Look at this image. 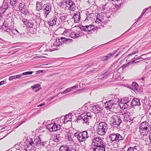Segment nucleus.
<instances>
[{"instance_id": "obj_1", "label": "nucleus", "mask_w": 151, "mask_h": 151, "mask_svg": "<svg viewBox=\"0 0 151 151\" xmlns=\"http://www.w3.org/2000/svg\"><path fill=\"white\" fill-rule=\"evenodd\" d=\"M25 142L26 151H35L36 150V146H44L45 142H41L40 137L38 136L34 139V141L32 139L29 137H27Z\"/></svg>"}, {"instance_id": "obj_2", "label": "nucleus", "mask_w": 151, "mask_h": 151, "mask_svg": "<svg viewBox=\"0 0 151 151\" xmlns=\"http://www.w3.org/2000/svg\"><path fill=\"white\" fill-rule=\"evenodd\" d=\"M116 114V113L112 111L108 114V116L111 117V121L112 123V126L117 127L120 126L122 120L120 116Z\"/></svg>"}, {"instance_id": "obj_3", "label": "nucleus", "mask_w": 151, "mask_h": 151, "mask_svg": "<svg viewBox=\"0 0 151 151\" xmlns=\"http://www.w3.org/2000/svg\"><path fill=\"white\" fill-rule=\"evenodd\" d=\"M139 131L140 134L143 136L146 135L151 130V126L149 124L145 121L141 123L139 125Z\"/></svg>"}, {"instance_id": "obj_4", "label": "nucleus", "mask_w": 151, "mask_h": 151, "mask_svg": "<svg viewBox=\"0 0 151 151\" xmlns=\"http://www.w3.org/2000/svg\"><path fill=\"white\" fill-rule=\"evenodd\" d=\"M92 114V113L88 112L85 114H82L78 118L77 120H80L83 124L88 125L89 121L91 119Z\"/></svg>"}, {"instance_id": "obj_5", "label": "nucleus", "mask_w": 151, "mask_h": 151, "mask_svg": "<svg viewBox=\"0 0 151 151\" xmlns=\"http://www.w3.org/2000/svg\"><path fill=\"white\" fill-rule=\"evenodd\" d=\"M108 129L107 125L105 122H100L97 127L96 132L101 135L104 134Z\"/></svg>"}, {"instance_id": "obj_6", "label": "nucleus", "mask_w": 151, "mask_h": 151, "mask_svg": "<svg viewBox=\"0 0 151 151\" xmlns=\"http://www.w3.org/2000/svg\"><path fill=\"white\" fill-rule=\"evenodd\" d=\"M74 136L80 142L84 141L89 137L86 131L82 132H77L74 133Z\"/></svg>"}, {"instance_id": "obj_7", "label": "nucleus", "mask_w": 151, "mask_h": 151, "mask_svg": "<svg viewBox=\"0 0 151 151\" xmlns=\"http://www.w3.org/2000/svg\"><path fill=\"white\" fill-rule=\"evenodd\" d=\"M61 5H64V4L68 9L72 11H74L76 9L75 4L71 0H63L61 2Z\"/></svg>"}, {"instance_id": "obj_8", "label": "nucleus", "mask_w": 151, "mask_h": 151, "mask_svg": "<svg viewBox=\"0 0 151 151\" xmlns=\"http://www.w3.org/2000/svg\"><path fill=\"white\" fill-rule=\"evenodd\" d=\"M109 138L111 141L112 142H114L115 143H117L122 140L124 137L119 133H112L110 134Z\"/></svg>"}, {"instance_id": "obj_9", "label": "nucleus", "mask_w": 151, "mask_h": 151, "mask_svg": "<svg viewBox=\"0 0 151 151\" xmlns=\"http://www.w3.org/2000/svg\"><path fill=\"white\" fill-rule=\"evenodd\" d=\"M92 147L94 146H99L102 145H103V144H105V142H103V141L101 138L95 136L93 137L92 138Z\"/></svg>"}, {"instance_id": "obj_10", "label": "nucleus", "mask_w": 151, "mask_h": 151, "mask_svg": "<svg viewBox=\"0 0 151 151\" xmlns=\"http://www.w3.org/2000/svg\"><path fill=\"white\" fill-rule=\"evenodd\" d=\"M105 104L107 109L109 110H114V108L117 106L115 101L112 100L107 101Z\"/></svg>"}, {"instance_id": "obj_11", "label": "nucleus", "mask_w": 151, "mask_h": 151, "mask_svg": "<svg viewBox=\"0 0 151 151\" xmlns=\"http://www.w3.org/2000/svg\"><path fill=\"white\" fill-rule=\"evenodd\" d=\"M8 21V19H7L4 21L3 25L1 26V28L3 31L8 32L9 34L11 31H12V28H11V26L9 25Z\"/></svg>"}, {"instance_id": "obj_12", "label": "nucleus", "mask_w": 151, "mask_h": 151, "mask_svg": "<svg viewBox=\"0 0 151 151\" xmlns=\"http://www.w3.org/2000/svg\"><path fill=\"white\" fill-rule=\"evenodd\" d=\"M51 10V6L50 4L47 3L44 5L43 8V14L45 18H47V15Z\"/></svg>"}, {"instance_id": "obj_13", "label": "nucleus", "mask_w": 151, "mask_h": 151, "mask_svg": "<svg viewBox=\"0 0 151 151\" xmlns=\"http://www.w3.org/2000/svg\"><path fill=\"white\" fill-rule=\"evenodd\" d=\"M131 114L130 110L125 111L124 114V120L125 122H130L131 121H132V119Z\"/></svg>"}, {"instance_id": "obj_14", "label": "nucleus", "mask_w": 151, "mask_h": 151, "mask_svg": "<svg viewBox=\"0 0 151 151\" xmlns=\"http://www.w3.org/2000/svg\"><path fill=\"white\" fill-rule=\"evenodd\" d=\"M21 20L28 28H32L34 26L31 20H27L25 19H21Z\"/></svg>"}, {"instance_id": "obj_15", "label": "nucleus", "mask_w": 151, "mask_h": 151, "mask_svg": "<svg viewBox=\"0 0 151 151\" xmlns=\"http://www.w3.org/2000/svg\"><path fill=\"white\" fill-rule=\"evenodd\" d=\"M106 147V144H103L99 146H94L92 147L94 151H105V148Z\"/></svg>"}, {"instance_id": "obj_16", "label": "nucleus", "mask_w": 151, "mask_h": 151, "mask_svg": "<svg viewBox=\"0 0 151 151\" xmlns=\"http://www.w3.org/2000/svg\"><path fill=\"white\" fill-rule=\"evenodd\" d=\"M19 9L21 11V12L23 13H26L27 9V6L25 4V3L22 2L20 3L18 6Z\"/></svg>"}, {"instance_id": "obj_17", "label": "nucleus", "mask_w": 151, "mask_h": 151, "mask_svg": "<svg viewBox=\"0 0 151 151\" xmlns=\"http://www.w3.org/2000/svg\"><path fill=\"white\" fill-rule=\"evenodd\" d=\"M92 112L95 113H98L102 110V109L98 105H94L91 106Z\"/></svg>"}, {"instance_id": "obj_18", "label": "nucleus", "mask_w": 151, "mask_h": 151, "mask_svg": "<svg viewBox=\"0 0 151 151\" xmlns=\"http://www.w3.org/2000/svg\"><path fill=\"white\" fill-rule=\"evenodd\" d=\"M119 103V105L120 107H122L124 109H127L129 107H130L131 106V103L128 104L127 103H125V102H123V101H121Z\"/></svg>"}, {"instance_id": "obj_19", "label": "nucleus", "mask_w": 151, "mask_h": 151, "mask_svg": "<svg viewBox=\"0 0 151 151\" xmlns=\"http://www.w3.org/2000/svg\"><path fill=\"white\" fill-rule=\"evenodd\" d=\"M44 5L41 2L37 1L36 4L35 10L37 11H40L43 8Z\"/></svg>"}, {"instance_id": "obj_20", "label": "nucleus", "mask_w": 151, "mask_h": 151, "mask_svg": "<svg viewBox=\"0 0 151 151\" xmlns=\"http://www.w3.org/2000/svg\"><path fill=\"white\" fill-rule=\"evenodd\" d=\"M73 18L74 19V22L76 23L79 22L81 19L80 13L79 12H77L75 13L73 17Z\"/></svg>"}, {"instance_id": "obj_21", "label": "nucleus", "mask_w": 151, "mask_h": 151, "mask_svg": "<svg viewBox=\"0 0 151 151\" xmlns=\"http://www.w3.org/2000/svg\"><path fill=\"white\" fill-rule=\"evenodd\" d=\"M19 34V32L16 29H12L9 35L12 37L13 38H15L17 37L16 35Z\"/></svg>"}, {"instance_id": "obj_22", "label": "nucleus", "mask_w": 151, "mask_h": 151, "mask_svg": "<svg viewBox=\"0 0 151 151\" xmlns=\"http://www.w3.org/2000/svg\"><path fill=\"white\" fill-rule=\"evenodd\" d=\"M94 26L93 25L90 24L89 25H86L82 28L84 31L90 32L94 29Z\"/></svg>"}, {"instance_id": "obj_23", "label": "nucleus", "mask_w": 151, "mask_h": 151, "mask_svg": "<svg viewBox=\"0 0 151 151\" xmlns=\"http://www.w3.org/2000/svg\"><path fill=\"white\" fill-rule=\"evenodd\" d=\"M102 13H99L97 14L96 20V23H101L104 20L103 16Z\"/></svg>"}, {"instance_id": "obj_24", "label": "nucleus", "mask_w": 151, "mask_h": 151, "mask_svg": "<svg viewBox=\"0 0 151 151\" xmlns=\"http://www.w3.org/2000/svg\"><path fill=\"white\" fill-rule=\"evenodd\" d=\"M131 104V106L140 105V103L139 100V99L137 98H134L132 100Z\"/></svg>"}, {"instance_id": "obj_25", "label": "nucleus", "mask_w": 151, "mask_h": 151, "mask_svg": "<svg viewBox=\"0 0 151 151\" xmlns=\"http://www.w3.org/2000/svg\"><path fill=\"white\" fill-rule=\"evenodd\" d=\"M59 40L60 42L62 43V45L63 43L67 44L72 41L71 39H67L64 37H61L60 39H59Z\"/></svg>"}, {"instance_id": "obj_26", "label": "nucleus", "mask_w": 151, "mask_h": 151, "mask_svg": "<svg viewBox=\"0 0 151 151\" xmlns=\"http://www.w3.org/2000/svg\"><path fill=\"white\" fill-rule=\"evenodd\" d=\"M57 19L56 18H52L48 22V24L50 26H53L55 24Z\"/></svg>"}, {"instance_id": "obj_27", "label": "nucleus", "mask_w": 151, "mask_h": 151, "mask_svg": "<svg viewBox=\"0 0 151 151\" xmlns=\"http://www.w3.org/2000/svg\"><path fill=\"white\" fill-rule=\"evenodd\" d=\"M32 89L35 90V91H39L40 89V85L39 84H35L31 86Z\"/></svg>"}, {"instance_id": "obj_28", "label": "nucleus", "mask_w": 151, "mask_h": 151, "mask_svg": "<svg viewBox=\"0 0 151 151\" xmlns=\"http://www.w3.org/2000/svg\"><path fill=\"white\" fill-rule=\"evenodd\" d=\"M33 73V71H28L23 73L19 75H16V78H20L22 75H31Z\"/></svg>"}, {"instance_id": "obj_29", "label": "nucleus", "mask_w": 151, "mask_h": 151, "mask_svg": "<svg viewBox=\"0 0 151 151\" xmlns=\"http://www.w3.org/2000/svg\"><path fill=\"white\" fill-rule=\"evenodd\" d=\"M131 96L129 97H125L123 98L121 101H122L123 102H124L125 103H130L129 102V101H131Z\"/></svg>"}, {"instance_id": "obj_30", "label": "nucleus", "mask_w": 151, "mask_h": 151, "mask_svg": "<svg viewBox=\"0 0 151 151\" xmlns=\"http://www.w3.org/2000/svg\"><path fill=\"white\" fill-rule=\"evenodd\" d=\"M20 145H22L20 143H18L17 144L15 145L13 147L17 151H18L22 148L21 146Z\"/></svg>"}, {"instance_id": "obj_31", "label": "nucleus", "mask_w": 151, "mask_h": 151, "mask_svg": "<svg viewBox=\"0 0 151 151\" xmlns=\"http://www.w3.org/2000/svg\"><path fill=\"white\" fill-rule=\"evenodd\" d=\"M68 146L63 145L59 148L60 151H67Z\"/></svg>"}, {"instance_id": "obj_32", "label": "nucleus", "mask_w": 151, "mask_h": 151, "mask_svg": "<svg viewBox=\"0 0 151 151\" xmlns=\"http://www.w3.org/2000/svg\"><path fill=\"white\" fill-rule=\"evenodd\" d=\"M9 5L8 4L6 3V2L4 0L3 4V5H2V8H3V9H4L5 11L8 8Z\"/></svg>"}, {"instance_id": "obj_33", "label": "nucleus", "mask_w": 151, "mask_h": 151, "mask_svg": "<svg viewBox=\"0 0 151 151\" xmlns=\"http://www.w3.org/2000/svg\"><path fill=\"white\" fill-rule=\"evenodd\" d=\"M53 46H54V47L59 46L60 45H62V43H60V42L59 40H58V41L56 40L53 43Z\"/></svg>"}, {"instance_id": "obj_34", "label": "nucleus", "mask_w": 151, "mask_h": 151, "mask_svg": "<svg viewBox=\"0 0 151 151\" xmlns=\"http://www.w3.org/2000/svg\"><path fill=\"white\" fill-rule=\"evenodd\" d=\"M67 151H76L75 146L68 145Z\"/></svg>"}, {"instance_id": "obj_35", "label": "nucleus", "mask_w": 151, "mask_h": 151, "mask_svg": "<svg viewBox=\"0 0 151 151\" xmlns=\"http://www.w3.org/2000/svg\"><path fill=\"white\" fill-rule=\"evenodd\" d=\"M19 0H10V4L12 6H15L17 4Z\"/></svg>"}, {"instance_id": "obj_36", "label": "nucleus", "mask_w": 151, "mask_h": 151, "mask_svg": "<svg viewBox=\"0 0 151 151\" xmlns=\"http://www.w3.org/2000/svg\"><path fill=\"white\" fill-rule=\"evenodd\" d=\"M116 52V51L113 52L108 54L106 56L107 60L111 58V57Z\"/></svg>"}, {"instance_id": "obj_37", "label": "nucleus", "mask_w": 151, "mask_h": 151, "mask_svg": "<svg viewBox=\"0 0 151 151\" xmlns=\"http://www.w3.org/2000/svg\"><path fill=\"white\" fill-rule=\"evenodd\" d=\"M70 36L72 38H74L76 37H78L80 35L79 34H77L75 32H72L70 34Z\"/></svg>"}, {"instance_id": "obj_38", "label": "nucleus", "mask_w": 151, "mask_h": 151, "mask_svg": "<svg viewBox=\"0 0 151 151\" xmlns=\"http://www.w3.org/2000/svg\"><path fill=\"white\" fill-rule=\"evenodd\" d=\"M71 88H67V89L65 90L64 91L61 93L62 94H65L68 93H69L70 92L72 91Z\"/></svg>"}, {"instance_id": "obj_39", "label": "nucleus", "mask_w": 151, "mask_h": 151, "mask_svg": "<svg viewBox=\"0 0 151 151\" xmlns=\"http://www.w3.org/2000/svg\"><path fill=\"white\" fill-rule=\"evenodd\" d=\"M55 123L52 124V128H51V129H50V132L55 131Z\"/></svg>"}, {"instance_id": "obj_40", "label": "nucleus", "mask_w": 151, "mask_h": 151, "mask_svg": "<svg viewBox=\"0 0 151 151\" xmlns=\"http://www.w3.org/2000/svg\"><path fill=\"white\" fill-rule=\"evenodd\" d=\"M55 131L59 130L61 129V126L59 124H56L55 127Z\"/></svg>"}, {"instance_id": "obj_41", "label": "nucleus", "mask_w": 151, "mask_h": 151, "mask_svg": "<svg viewBox=\"0 0 151 151\" xmlns=\"http://www.w3.org/2000/svg\"><path fill=\"white\" fill-rule=\"evenodd\" d=\"M127 151H138L136 149H134L132 147H130L129 148Z\"/></svg>"}, {"instance_id": "obj_42", "label": "nucleus", "mask_w": 151, "mask_h": 151, "mask_svg": "<svg viewBox=\"0 0 151 151\" xmlns=\"http://www.w3.org/2000/svg\"><path fill=\"white\" fill-rule=\"evenodd\" d=\"M148 9V8L146 10L144 9L143 11V12L141 14V15L140 16V17H139L138 19H139L140 18H141V17L143 16V14L145 13L146 10Z\"/></svg>"}, {"instance_id": "obj_43", "label": "nucleus", "mask_w": 151, "mask_h": 151, "mask_svg": "<svg viewBox=\"0 0 151 151\" xmlns=\"http://www.w3.org/2000/svg\"><path fill=\"white\" fill-rule=\"evenodd\" d=\"M52 124H48L46 125V127L50 131V129H51V128H52Z\"/></svg>"}, {"instance_id": "obj_44", "label": "nucleus", "mask_w": 151, "mask_h": 151, "mask_svg": "<svg viewBox=\"0 0 151 151\" xmlns=\"http://www.w3.org/2000/svg\"><path fill=\"white\" fill-rule=\"evenodd\" d=\"M16 79V75L10 77L9 78V81H11L14 79Z\"/></svg>"}, {"instance_id": "obj_45", "label": "nucleus", "mask_w": 151, "mask_h": 151, "mask_svg": "<svg viewBox=\"0 0 151 151\" xmlns=\"http://www.w3.org/2000/svg\"><path fill=\"white\" fill-rule=\"evenodd\" d=\"M132 86L135 87H138V84L135 82H132Z\"/></svg>"}, {"instance_id": "obj_46", "label": "nucleus", "mask_w": 151, "mask_h": 151, "mask_svg": "<svg viewBox=\"0 0 151 151\" xmlns=\"http://www.w3.org/2000/svg\"><path fill=\"white\" fill-rule=\"evenodd\" d=\"M100 59L102 61H104L107 60L106 56L101 57Z\"/></svg>"}, {"instance_id": "obj_47", "label": "nucleus", "mask_w": 151, "mask_h": 151, "mask_svg": "<svg viewBox=\"0 0 151 151\" xmlns=\"http://www.w3.org/2000/svg\"><path fill=\"white\" fill-rule=\"evenodd\" d=\"M78 85H76L70 87V88H71L72 90L73 91V89H75L76 88H78Z\"/></svg>"}, {"instance_id": "obj_48", "label": "nucleus", "mask_w": 151, "mask_h": 151, "mask_svg": "<svg viewBox=\"0 0 151 151\" xmlns=\"http://www.w3.org/2000/svg\"><path fill=\"white\" fill-rule=\"evenodd\" d=\"M137 52H138L137 51H133L132 53L129 54L128 55L127 57H129L130 56H131V55H132L135 54H136V53H137Z\"/></svg>"}, {"instance_id": "obj_49", "label": "nucleus", "mask_w": 151, "mask_h": 151, "mask_svg": "<svg viewBox=\"0 0 151 151\" xmlns=\"http://www.w3.org/2000/svg\"><path fill=\"white\" fill-rule=\"evenodd\" d=\"M5 12L4 9H3V8H2V7H1L0 8V14H3Z\"/></svg>"}, {"instance_id": "obj_50", "label": "nucleus", "mask_w": 151, "mask_h": 151, "mask_svg": "<svg viewBox=\"0 0 151 151\" xmlns=\"http://www.w3.org/2000/svg\"><path fill=\"white\" fill-rule=\"evenodd\" d=\"M138 87H135L132 86L131 87V89L134 91H136Z\"/></svg>"}, {"instance_id": "obj_51", "label": "nucleus", "mask_w": 151, "mask_h": 151, "mask_svg": "<svg viewBox=\"0 0 151 151\" xmlns=\"http://www.w3.org/2000/svg\"><path fill=\"white\" fill-rule=\"evenodd\" d=\"M91 20V17H89V16L87 17L85 21L86 20Z\"/></svg>"}, {"instance_id": "obj_52", "label": "nucleus", "mask_w": 151, "mask_h": 151, "mask_svg": "<svg viewBox=\"0 0 151 151\" xmlns=\"http://www.w3.org/2000/svg\"><path fill=\"white\" fill-rule=\"evenodd\" d=\"M45 104V103H43L42 104H40L39 105H38L37 106V107H42L44 106Z\"/></svg>"}, {"instance_id": "obj_53", "label": "nucleus", "mask_w": 151, "mask_h": 151, "mask_svg": "<svg viewBox=\"0 0 151 151\" xmlns=\"http://www.w3.org/2000/svg\"><path fill=\"white\" fill-rule=\"evenodd\" d=\"M60 137H57V138L55 139V141L58 142V141L60 140Z\"/></svg>"}, {"instance_id": "obj_54", "label": "nucleus", "mask_w": 151, "mask_h": 151, "mask_svg": "<svg viewBox=\"0 0 151 151\" xmlns=\"http://www.w3.org/2000/svg\"><path fill=\"white\" fill-rule=\"evenodd\" d=\"M8 151H17L14 148L12 147L10 148Z\"/></svg>"}, {"instance_id": "obj_55", "label": "nucleus", "mask_w": 151, "mask_h": 151, "mask_svg": "<svg viewBox=\"0 0 151 151\" xmlns=\"http://www.w3.org/2000/svg\"><path fill=\"white\" fill-rule=\"evenodd\" d=\"M69 116V115H66L65 116V117L64 121H66V122H67L68 121H69V120H68L67 121L66 119H67L68 117Z\"/></svg>"}, {"instance_id": "obj_56", "label": "nucleus", "mask_w": 151, "mask_h": 151, "mask_svg": "<svg viewBox=\"0 0 151 151\" xmlns=\"http://www.w3.org/2000/svg\"><path fill=\"white\" fill-rule=\"evenodd\" d=\"M149 142L151 143V132L149 134Z\"/></svg>"}, {"instance_id": "obj_57", "label": "nucleus", "mask_w": 151, "mask_h": 151, "mask_svg": "<svg viewBox=\"0 0 151 151\" xmlns=\"http://www.w3.org/2000/svg\"><path fill=\"white\" fill-rule=\"evenodd\" d=\"M56 97V96H54L52 97V98H49V99H47L48 100V101H50L52 99H54V98H55Z\"/></svg>"}, {"instance_id": "obj_58", "label": "nucleus", "mask_w": 151, "mask_h": 151, "mask_svg": "<svg viewBox=\"0 0 151 151\" xmlns=\"http://www.w3.org/2000/svg\"><path fill=\"white\" fill-rule=\"evenodd\" d=\"M143 58H142V57H140V56H139V57H138L137 58H135V60H140V59H142Z\"/></svg>"}, {"instance_id": "obj_59", "label": "nucleus", "mask_w": 151, "mask_h": 151, "mask_svg": "<svg viewBox=\"0 0 151 151\" xmlns=\"http://www.w3.org/2000/svg\"><path fill=\"white\" fill-rule=\"evenodd\" d=\"M5 82H6L5 81H4L0 82V86L4 84Z\"/></svg>"}, {"instance_id": "obj_60", "label": "nucleus", "mask_w": 151, "mask_h": 151, "mask_svg": "<svg viewBox=\"0 0 151 151\" xmlns=\"http://www.w3.org/2000/svg\"><path fill=\"white\" fill-rule=\"evenodd\" d=\"M107 75V73L106 72H105L104 74H103L102 75L103 76H105V77H106Z\"/></svg>"}, {"instance_id": "obj_61", "label": "nucleus", "mask_w": 151, "mask_h": 151, "mask_svg": "<svg viewBox=\"0 0 151 151\" xmlns=\"http://www.w3.org/2000/svg\"><path fill=\"white\" fill-rule=\"evenodd\" d=\"M65 18V17H63V16H62V17H60V19H61V20H64V19Z\"/></svg>"}, {"instance_id": "obj_62", "label": "nucleus", "mask_w": 151, "mask_h": 151, "mask_svg": "<svg viewBox=\"0 0 151 151\" xmlns=\"http://www.w3.org/2000/svg\"><path fill=\"white\" fill-rule=\"evenodd\" d=\"M135 61V60H133V59L132 60V61H131V62H132V63H133V62H134V61Z\"/></svg>"}, {"instance_id": "obj_63", "label": "nucleus", "mask_w": 151, "mask_h": 151, "mask_svg": "<svg viewBox=\"0 0 151 151\" xmlns=\"http://www.w3.org/2000/svg\"><path fill=\"white\" fill-rule=\"evenodd\" d=\"M142 80L143 81H144V78L143 77V78H142Z\"/></svg>"}, {"instance_id": "obj_64", "label": "nucleus", "mask_w": 151, "mask_h": 151, "mask_svg": "<svg viewBox=\"0 0 151 151\" xmlns=\"http://www.w3.org/2000/svg\"><path fill=\"white\" fill-rule=\"evenodd\" d=\"M1 14H0V20H1Z\"/></svg>"}]
</instances>
